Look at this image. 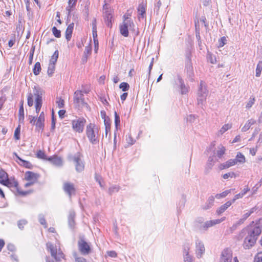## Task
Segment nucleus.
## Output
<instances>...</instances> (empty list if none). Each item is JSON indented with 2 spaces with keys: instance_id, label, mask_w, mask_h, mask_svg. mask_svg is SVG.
<instances>
[{
  "instance_id": "7ed1b4c3",
  "label": "nucleus",
  "mask_w": 262,
  "mask_h": 262,
  "mask_svg": "<svg viewBox=\"0 0 262 262\" xmlns=\"http://www.w3.org/2000/svg\"><path fill=\"white\" fill-rule=\"evenodd\" d=\"M191 56L192 55L190 51L187 50L185 53L184 73L186 75L187 78L190 81H193L194 73L191 62Z\"/></svg>"
},
{
  "instance_id": "aec40b11",
  "label": "nucleus",
  "mask_w": 262,
  "mask_h": 262,
  "mask_svg": "<svg viewBox=\"0 0 262 262\" xmlns=\"http://www.w3.org/2000/svg\"><path fill=\"white\" fill-rule=\"evenodd\" d=\"M38 178V175L32 171H27L25 173V179L26 180L35 183Z\"/></svg>"
},
{
  "instance_id": "b1692460",
  "label": "nucleus",
  "mask_w": 262,
  "mask_h": 262,
  "mask_svg": "<svg viewBox=\"0 0 262 262\" xmlns=\"http://www.w3.org/2000/svg\"><path fill=\"white\" fill-rule=\"evenodd\" d=\"M235 165V162L233 159H230L225 163L221 164L219 168L221 170L229 168L230 167Z\"/></svg>"
},
{
  "instance_id": "20e7f679",
  "label": "nucleus",
  "mask_w": 262,
  "mask_h": 262,
  "mask_svg": "<svg viewBox=\"0 0 262 262\" xmlns=\"http://www.w3.org/2000/svg\"><path fill=\"white\" fill-rule=\"evenodd\" d=\"M98 128L95 124L90 123L86 126V135L89 141L93 144L97 142Z\"/></svg>"
},
{
  "instance_id": "2f4dec72",
  "label": "nucleus",
  "mask_w": 262,
  "mask_h": 262,
  "mask_svg": "<svg viewBox=\"0 0 262 262\" xmlns=\"http://www.w3.org/2000/svg\"><path fill=\"white\" fill-rule=\"evenodd\" d=\"M93 39H97L96 19L94 18L92 23Z\"/></svg>"
},
{
  "instance_id": "4c0bfd02",
  "label": "nucleus",
  "mask_w": 262,
  "mask_h": 262,
  "mask_svg": "<svg viewBox=\"0 0 262 262\" xmlns=\"http://www.w3.org/2000/svg\"><path fill=\"white\" fill-rule=\"evenodd\" d=\"M41 71V66L39 62H36L33 69V73L35 75H38Z\"/></svg>"
},
{
  "instance_id": "f704fd0d",
  "label": "nucleus",
  "mask_w": 262,
  "mask_h": 262,
  "mask_svg": "<svg viewBox=\"0 0 262 262\" xmlns=\"http://www.w3.org/2000/svg\"><path fill=\"white\" fill-rule=\"evenodd\" d=\"M233 160L235 162V164L237 162L244 163L245 162V156L241 152H238L236 155L235 159Z\"/></svg>"
},
{
  "instance_id": "473e14b6",
  "label": "nucleus",
  "mask_w": 262,
  "mask_h": 262,
  "mask_svg": "<svg viewBox=\"0 0 262 262\" xmlns=\"http://www.w3.org/2000/svg\"><path fill=\"white\" fill-rule=\"evenodd\" d=\"M44 122L45 121L39 120L37 119V121L35 124L36 126V130L39 132L41 130L42 132L44 128Z\"/></svg>"
},
{
  "instance_id": "5701e85b",
  "label": "nucleus",
  "mask_w": 262,
  "mask_h": 262,
  "mask_svg": "<svg viewBox=\"0 0 262 262\" xmlns=\"http://www.w3.org/2000/svg\"><path fill=\"white\" fill-rule=\"evenodd\" d=\"M180 88L181 89V93L182 95L186 94L188 92V87L184 84V80L180 77H178Z\"/></svg>"
},
{
  "instance_id": "3c124183",
  "label": "nucleus",
  "mask_w": 262,
  "mask_h": 262,
  "mask_svg": "<svg viewBox=\"0 0 262 262\" xmlns=\"http://www.w3.org/2000/svg\"><path fill=\"white\" fill-rule=\"evenodd\" d=\"M53 34L57 37L59 38L61 36V32L59 30H58L56 27H53L52 29Z\"/></svg>"
},
{
  "instance_id": "423d86ee",
  "label": "nucleus",
  "mask_w": 262,
  "mask_h": 262,
  "mask_svg": "<svg viewBox=\"0 0 262 262\" xmlns=\"http://www.w3.org/2000/svg\"><path fill=\"white\" fill-rule=\"evenodd\" d=\"M208 91L206 89L205 83L203 81L200 82V86L198 92V103L199 105H202L204 101L206 100Z\"/></svg>"
},
{
  "instance_id": "e433bc0d",
  "label": "nucleus",
  "mask_w": 262,
  "mask_h": 262,
  "mask_svg": "<svg viewBox=\"0 0 262 262\" xmlns=\"http://www.w3.org/2000/svg\"><path fill=\"white\" fill-rule=\"evenodd\" d=\"M250 229H255L256 228H258L260 231L261 232L262 229V218L259 219L256 222L255 224L253 226H251L249 228Z\"/></svg>"
},
{
  "instance_id": "a18cd8bd",
  "label": "nucleus",
  "mask_w": 262,
  "mask_h": 262,
  "mask_svg": "<svg viewBox=\"0 0 262 262\" xmlns=\"http://www.w3.org/2000/svg\"><path fill=\"white\" fill-rule=\"evenodd\" d=\"M55 70V64L53 63H49L48 69V74L49 76H51L53 74Z\"/></svg>"
},
{
  "instance_id": "09e8293b",
  "label": "nucleus",
  "mask_w": 262,
  "mask_h": 262,
  "mask_svg": "<svg viewBox=\"0 0 262 262\" xmlns=\"http://www.w3.org/2000/svg\"><path fill=\"white\" fill-rule=\"evenodd\" d=\"M119 88L122 89L123 91L125 92L128 90L129 85L127 82H123L120 84Z\"/></svg>"
},
{
  "instance_id": "f257e3e1",
  "label": "nucleus",
  "mask_w": 262,
  "mask_h": 262,
  "mask_svg": "<svg viewBox=\"0 0 262 262\" xmlns=\"http://www.w3.org/2000/svg\"><path fill=\"white\" fill-rule=\"evenodd\" d=\"M261 231L258 228L255 229H250L245 228L243 229L238 235V239L241 240L245 237L243 246L245 249H249L252 247L256 242L258 235Z\"/></svg>"
},
{
  "instance_id": "680f3d73",
  "label": "nucleus",
  "mask_w": 262,
  "mask_h": 262,
  "mask_svg": "<svg viewBox=\"0 0 262 262\" xmlns=\"http://www.w3.org/2000/svg\"><path fill=\"white\" fill-rule=\"evenodd\" d=\"M214 197L212 195H211L208 198V199L207 200L206 203H208L209 205H210V206L212 207L214 204Z\"/></svg>"
},
{
  "instance_id": "39448f33",
  "label": "nucleus",
  "mask_w": 262,
  "mask_h": 262,
  "mask_svg": "<svg viewBox=\"0 0 262 262\" xmlns=\"http://www.w3.org/2000/svg\"><path fill=\"white\" fill-rule=\"evenodd\" d=\"M47 248L50 252L51 256L56 261H60L64 258V254L59 249L57 252L56 246H54L51 243L48 242L46 244Z\"/></svg>"
},
{
  "instance_id": "a878e982",
  "label": "nucleus",
  "mask_w": 262,
  "mask_h": 262,
  "mask_svg": "<svg viewBox=\"0 0 262 262\" xmlns=\"http://www.w3.org/2000/svg\"><path fill=\"white\" fill-rule=\"evenodd\" d=\"M9 180L7 172L4 170L1 169L0 170V183L4 185Z\"/></svg>"
},
{
  "instance_id": "4d7b16f0",
  "label": "nucleus",
  "mask_w": 262,
  "mask_h": 262,
  "mask_svg": "<svg viewBox=\"0 0 262 262\" xmlns=\"http://www.w3.org/2000/svg\"><path fill=\"white\" fill-rule=\"evenodd\" d=\"M91 51H92L91 47L90 46H86V47H85L83 55H84V56H88L89 55L91 54Z\"/></svg>"
},
{
  "instance_id": "c9c22d12",
  "label": "nucleus",
  "mask_w": 262,
  "mask_h": 262,
  "mask_svg": "<svg viewBox=\"0 0 262 262\" xmlns=\"http://www.w3.org/2000/svg\"><path fill=\"white\" fill-rule=\"evenodd\" d=\"M104 125L105 127V135H107V133L111 130V122L109 118H105L104 117Z\"/></svg>"
},
{
  "instance_id": "5fc2aeb1",
  "label": "nucleus",
  "mask_w": 262,
  "mask_h": 262,
  "mask_svg": "<svg viewBox=\"0 0 262 262\" xmlns=\"http://www.w3.org/2000/svg\"><path fill=\"white\" fill-rule=\"evenodd\" d=\"M226 41L227 39L226 37H222L219 40V47H223L226 43Z\"/></svg>"
},
{
  "instance_id": "ea45409f",
  "label": "nucleus",
  "mask_w": 262,
  "mask_h": 262,
  "mask_svg": "<svg viewBox=\"0 0 262 262\" xmlns=\"http://www.w3.org/2000/svg\"><path fill=\"white\" fill-rule=\"evenodd\" d=\"M35 47L34 46H32L30 49V51L29 52V61H28L29 65H31L32 63L33 55H34V53L35 52Z\"/></svg>"
},
{
  "instance_id": "6e6d98bb",
  "label": "nucleus",
  "mask_w": 262,
  "mask_h": 262,
  "mask_svg": "<svg viewBox=\"0 0 262 262\" xmlns=\"http://www.w3.org/2000/svg\"><path fill=\"white\" fill-rule=\"evenodd\" d=\"M82 93H84L85 94H88L90 92V88L88 85H82Z\"/></svg>"
},
{
  "instance_id": "a19ab883",
  "label": "nucleus",
  "mask_w": 262,
  "mask_h": 262,
  "mask_svg": "<svg viewBox=\"0 0 262 262\" xmlns=\"http://www.w3.org/2000/svg\"><path fill=\"white\" fill-rule=\"evenodd\" d=\"M28 223V221L26 220L23 219L19 220L17 222V226L19 229L23 230L24 228V226L27 225Z\"/></svg>"
},
{
  "instance_id": "4be33fe9",
  "label": "nucleus",
  "mask_w": 262,
  "mask_h": 262,
  "mask_svg": "<svg viewBox=\"0 0 262 262\" xmlns=\"http://www.w3.org/2000/svg\"><path fill=\"white\" fill-rule=\"evenodd\" d=\"M13 154L16 156V158L19 161V162H18V163L27 168H29V169H31L32 168V164L29 162V161H25L22 159H21L17 155L16 152H14Z\"/></svg>"
},
{
  "instance_id": "338daca9",
  "label": "nucleus",
  "mask_w": 262,
  "mask_h": 262,
  "mask_svg": "<svg viewBox=\"0 0 262 262\" xmlns=\"http://www.w3.org/2000/svg\"><path fill=\"white\" fill-rule=\"evenodd\" d=\"M7 247L9 251H14L15 250V247L14 245L12 244H8Z\"/></svg>"
},
{
  "instance_id": "58836bf2",
  "label": "nucleus",
  "mask_w": 262,
  "mask_h": 262,
  "mask_svg": "<svg viewBox=\"0 0 262 262\" xmlns=\"http://www.w3.org/2000/svg\"><path fill=\"white\" fill-rule=\"evenodd\" d=\"M120 186L118 185H112L108 189V193L110 195H112L115 192H117L120 190Z\"/></svg>"
},
{
  "instance_id": "79ce46f5",
  "label": "nucleus",
  "mask_w": 262,
  "mask_h": 262,
  "mask_svg": "<svg viewBox=\"0 0 262 262\" xmlns=\"http://www.w3.org/2000/svg\"><path fill=\"white\" fill-rule=\"evenodd\" d=\"M262 71V62L259 61L256 69V76L259 77Z\"/></svg>"
},
{
  "instance_id": "bf43d9fd",
  "label": "nucleus",
  "mask_w": 262,
  "mask_h": 262,
  "mask_svg": "<svg viewBox=\"0 0 262 262\" xmlns=\"http://www.w3.org/2000/svg\"><path fill=\"white\" fill-rule=\"evenodd\" d=\"M234 177H235V174L233 172H228L223 175V178L224 179H227L229 177L232 178Z\"/></svg>"
},
{
  "instance_id": "69168bd1",
  "label": "nucleus",
  "mask_w": 262,
  "mask_h": 262,
  "mask_svg": "<svg viewBox=\"0 0 262 262\" xmlns=\"http://www.w3.org/2000/svg\"><path fill=\"white\" fill-rule=\"evenodd\" d=\"M6 98L5 96L0 97V110H2L4 103L5 102Z\"/></svg>"
},
{
  "instance_id": "6e6552de",
  "label": "nucleus",
  "mask_w": 262,
  "mask_h": 262,
  "mask_svg": "<svg viewBox=\"0 0 262 262\" xmlns=\"http://www.w3.org/2000/svg\"><path fill=\"white\" fill-rule=\"evenodd\" d=\"M134 27V24L132 20L123 21L122 25H120V31L122 35L124 37L128 36V30H131Z\"/></svg>"
},
{
  "instance_id": "1a4fd4ad",
  "label": "nucleus",
  "mask_w": 262,
  "mask_h": 262,
  "mask_svg": "<svg viewBox=\"0 0 262 262\" xmlns=\"http://www.w3.org/2000/svg\"><path fill=\"white\" fill-rule=\"evenodd\" d=\"M78 247L80 253L84 255H88L91 251L90 245L83 238H80L78 241Z\"/></svg>"
},
{
  "instance_id": "9b49d317",
  "label": "nucleus",
  "mask_w": 262,
  "mask_h": 262,
  "mask_svg": "<svg viewBox=\"0 0 262 262\" xmlns=\"http://www.w3.org/2000/svg\"><path fill=\"white\" fill-rule=\"evenodd\" d=\"M72 160L75 163L76 170L78 172H81L84 170V164L80 158V155L77 152L72 158Z\"/></svg>"
},
{
  "instance_id": "f3484780",
  "label": "nucleus",
  "mask_w": 262,
  "mask_h": 262,
  "mask_svg": "<svg viewBox=\"0 0 262 262\" xmlns=\"http://www.w3.org/2000/svg\"><path fill=\"white\" fill-rule=\"evenodd\" d=\"M232 253L231 250L226 249L224 250L220 262H231Z\"/></svg>"
},
{
  "instance_id": "8fccbe9b",
  "label": "nucleus",
  "mask_w": 262,
  "mask_h": 262,
  "mask_svg": "<svg viewBox=\"0 0 262 262\" xmlns=\"http://www.w3.org/2000/svg\"><path fill=\"white\" fill-rule=\"evenodd\" d=\"M38 219L40 224L43 225L45 228H47V224L46 223V221L44 217V216L42 214H39L38 216Z\"/></svg>"
},
{
  "instance_id": "37998d69",
  "label": "nucleus",
  "mask_w": 262,
  "mask_h": 262,
  "mask_svg": "<svg viewBox=\"0 0 262 262\" xmlns=\"http://www.w3.org/2000/svg\"><path fill=\"white\" fill-rule=\"evenodd\" d=\"M36 157L43 160H48V158H47V156L46 155L45 153L42 151V150H38L36 153Z\"/></svg>"
},
{
  "instance_id": "9d476101",
  "label": "nucleus",
  "mask_w": 262,
  "mask_h": 262,
  "mask_svg": "<svg viewBox=\"0 0 262 262\" xmlns=\"http://www.w3.org/2000/svg\"><path fill=\"white\" fill-rule=\"evenodd\" d=\"M74 103L77 107H80L84 105H88V104L84 102V98L82 91L77 90L74 94Z\"/></svg>"
},
{
  "instance_id": "4468645a",
  "label": "nucleus",
  "mask_w": 262,
  "mask_h": 262,
  "mask_svg": "<svg viewBox=\"0 0 262 262\" xmlns=\"http://www.w3.org/2000/svg\"><path fill=\"white\" fill-rule=\"evenodd\" d=\"M63 190L66 193H67L70 198L73 195L76 194V189L74 184L66 182L63 184Z\"/></svg>"
},
{
  "instance_id": "c85d7f7f",
  "label": "nucleus",
  "mask_w": 262,
  "mask_h": 262,
  "mask_svg": "<svg viewBox=\"0 0 262 262\" xmlns=\"http://www.w3.org/2000/svg\"><path fill=\"white\" fill-rule=\"evenodd\" d=\"M138 11L139 17L144 18L146 13V7L143 4H140L138 8Z\"/></svg>"
},
{
  "instance_id": "603ef678",
  "label": "nucleus",
  "mask_w": 262,
  "mask_h": 262,
  "mask_svg": "<svg viewBox=\"0 0 262 262\" xmlns=\"http://www.w3.org/2000/svg\"><path fill=\"white\" fill-rule=\"evenodd\" d=\"M255 102V98L254 97H250L249 100L247 102L246 107L247 108H250L252 107V106L253 105Z\"/></svg>"
},
{
  "instance_id": "ddd939ff",
  "label": "nucleus",
  "mask_w": 262,
  "mask_h": 262,
  "mask_svg": "<svg viewBox=\"0 0 262 262\" xmlns=\"http://www.w3.org/2000/svg\"><path fill=\"white\" fill-rule=\"evenodd\" d=\"M4 185L10 188L13 189V191H16L20 195L25 196L28 193L27 191H20L19 189L18 182L14 180L12 181L9 180Z\"/></svg>"
},
{
  "instance_id": "cd10ccee",
  "label": "nucleus",
  "mask_w": 262,
  "mask_h": 262,
  "mask_svg": "<svg viewBox=\"0 0 262 262\" xmlns=\"http://www.w3.org/2000/svg\"><path fill=\"white\" fill-rule=\"evenodd\" d=\"M255 123L256 120L253 119L248 120L245 123V125L242 127V131L243 132L247 131L250 127Z\"/></svg>"
},
{
  "instance_id": "c756f323",
  "label": "nucleus",
  "mask_w": 262,
  "mask_h": 262,
  "mask_svg": "<svg viewBox=\"0 0 262 262\" xmlns=\"http://www.w3.org/2000/svg\"><path fill=\"white\" fill-rule=\"evenodd\" d=\"M75 212L73 211H71L69 213V217H68V222H69V225L70 227L71 228H73L74 227L75 222H74V218H75Z\"/></svg>"
},
{
  "instance_id": "49530a36",
  "label": "nucleus",
  "mask_w": 262,
  "mask_h": 262,
  "mask_svg": "<svg viewBox=\"0 0 262 262\" xmlns=\"http://www.w3.org/2000/svg\"><path fill=\"white\" fill-rule=\"evenodd\" d=\"M120 116L116 112H115V124L116 129H118V127L120 125Z\"/></svg>"
},
{
  "instance_id": "f03ea898",
  "label": "nucleus",
  "mask_w": 262,
  "mask_h": 262,
  "mask_svg": "<svg viewBox=\"0 0 262 262\" xmlns=\"http://www.w3.org/2000/svg\"><path fill=\"white\" fill-rule=\"evenodd\" d=\"M33 94L29 93L28 95V105L32 106L33 105V95L35 97L36 113L38 114L40 111L42 100V90L38 86H35L33 89Z\"/></svg>"
},
{
  "instance_id": "bb28decb",
  "label": "nucleus",
  "mask_w": 262,
  "mask_h": 262,
  "mask_svg": "<svg viewBox=\"0 0 262 262\" xmlns=\"http://www.w3.org/2000/svg\"><path fill=\"white\" fill-rule=\"evenodd\" d=\"M250 190V188L248 186H246V187L242 190V191L238 194H237L234 195V198L232 199V202H234L236 200L242 198L245 194Z\"/></svg>"
},
{
  "instance_id": "052dcab7",
  "label": "nucleus",
  "mask_w": 262,
  "mask_h": 262,
  "mask_svg": "<svg viewBox=\"0 0 262 262\" xmlns=\"http://www.w3.org/2000/svg\"><path fill=\"white\" fill-rule=\"evenodd\" d=\"M28 120H29V122L32 124L33 125H35L37 119L35 116H33L32 115H29L28 117Z\"/></svg>"
},
{
  "instance_id": "0eeeda50",
  "label": "nucleus",
  "mask_w": 262,
  "mask_h": 262,
  "mask_svg": "<svg viewBox=\"0 0 262 262\" xmlns=\"http://www.w3.org/2000/svg\"><path fill=\"white\" fill-rule=\"evenodd\" d=\"M86 123V120L83 117H79L72 121V128L75 132L81 133Z\"/></svg>"
},
{
  "instance_id": "de8ad7c7",
  "label": "nucleus",
  "mask_w": 262,
  "mask_h": 262,
  "mask_svg": "<svg viewBox=\"0 0 262 262\" xmlns=\"http://www.w3.org/2000/svg\"><path fill=\"white\" fill-rule=\"evenodd\" d=\"M64 100L61 97H56V103L59 108H62L64 106Z\"/></svg>"
},
{
  "instance_id": "f8f14e48",
  "label": "nucleus",
  "mask_w": 262,
  "mask_h": 262,
  "mask_svg": "<svg viewBox=\"0 0 262 262\" xmlns=\"http://www.w3.org/2000/svg\"><path fill=\"white\" fill-rule=\"evenodd\" d=\"M104 16L105 24L108 27L111 28L112 26V20L113 18L112 10L108 8V5L106 4L103 6Z\"/></svg>"
},
{
  "instance_id": "e2e57ef3",
  "label": "nucleus",
  "mask_w": 262,
  "mask_h": 262,
  "mask_svg": "<svg viewBox=\"0 0 262 262\" xmlns=\"http://www.w3.org/2000/svg\"><path fill=\"white\" fill-rule=\"evenodd\" d=\"M225 148L224 147H222V148L217 150V156L219 158H221L222 156L225 154Z\"/></svg>"
},
{
  "instance_id": "2eb2a0df",
  "label": "nucleus",
  "mask_w": 262,
  "mask_h": 262,
  "mask_svg": "<svg viewBox=\"0 0 262 262\" xmlns=\"http://www.w3.org/2000/svg\"><path fill=\"white\" fill-rule=\"evenodd\" d=\"M205 246L204 243L201 240L198 239L195 241V254L198 258L202 257L205 253Z\"/></svg>"
},
{
  "instance_id": "393cba45",
  "label": "nucleus",
  "mask_w": 262,
  "mask_h": 262,
  "mask_svg": "<svg viewBox=\"0 0 262 262\" xmlns=\"http://www.w3.org/2000/svg\"><path fill=\"white\" fill-rule=\"evenodd\" d=\"M74 23L70 24L67 27L66 31V38L67 41H69L72 37V34L74 28Z\"/></svg>"
},
{
  "instance_id": "864d4df0",
  "label": "nucleus",
  "mask_w": 262,
  "mask_h": 262,
  "mask_svg": "<svg viewBox=\"0 0 262 262\" xmlns=\"http://www.w3.org/2000/svg\"><path fill=\"white\" fill-rule=\"evenodd\" d=\"M189 248L188 247H185L184 249V261L187 259L186 258L187 257L192 258V257L189 254Z\"/></svg>"
},
{
  "instance_id": "412c9836",
  "label": "nucleus",
  "mask_w": 262,
  "mask_h": 262,
  "mask_svg": "<svg viewBox=\"0 0 262 262\" xmlns=\"http://www.w3.org/2000/svg\"><path fill=\"white\" fill-rule=\"evenodd\" d=\"M233 203L232 201H227L225 204L221 206L217 210L216 213L218 215H221L222 213H223L227 209L228 207H229Z\"/></svg>"
},
{
  "instance_id": "72a5a7b5",
  "label": "nucleus",
  "mask_w": 262,
  "mask_h": 262,
  "mask_svg": "<svg viewBox=\"0 0 262 262\" xmlns=\"http://www.w3.org/2000/svg\"><path fill=\"white\" fill-rule=\"evenodd\" d=\"M232 127V125L230 124H225L220 129V130L217 133V135H223L225 132L228 130V129H230Z\"/></svg>"
},
{
  "instance_id": "774afa93",
  "label": "nucleus",
  "mask_w": 262,
  "mask_h": 262,
  "mask_svg": "<svg viewBox=\"0 0 262 262\" xmlns=\"http://www.w3.org/2000/svg\"><path fill=\"white\" fill-rule=\"evenodd\" d=\"M208 60L211 63H216V59L215 57H213L211 55H209L208 56Z\"/></svg>"
},
{
  "instance_id": "7c9ffc66",
  "label": "nucleus",
  "mask_w": 262,
  "mask_h": 262,
  "mask_svg": "<svg viewBox=\"0 0 262 262\" xmlns=\"http://www.w3.org/2000/svg\"><path fill=\"white\" fill-rule=\"evenodd\" d=\"M18 120L19 122H23L24 120V109L23 106V101L21 102L19 108Z\"/></svg>"
},
{
  "instance_id": "6ab92c4d",
  "label": "nucleus",
  "mask_w": 262,
  "mask_h": 262,
  "mask_svg": "<svg viewBox=\"0 0 262 262\" xmlns=\"http://www.w3.org/2000/svg\"><path fill=\"white\" fill-rule=\"evenodd\" d=\"M48 160L56 166H61L62 165V160L61 158L57 156L50 157L48 159Z\"/></svg>"
},
{
  "instance_id": "dca6fc26",
  "label": "nucleus",
  "mask_w": 262,
  "mask_h": 262,
  "mask_svg": "<svg viewBox=\"0 0 262 262\" xmlns=\"http://www.w3.org/2000/svg\"><path fill=\"white\" fill-rule=\"evenodd\" d=\"M225 220V217L222 218L221 220H214L211 221H208L204 223L202 225H201L200 227V230H207V229L210 227L213 226L216 224H218L220 223L221 222Z\"/></svg>"
},
{
  "instance_id": "c03bdc74",
  "label": "nucleus",
  "mask_w": 262,
  "mask_h": 262,
  "mask_svg": "<svg viewBox=\"0 0 262 262\" xmlns=\"http://www.w3.org/2000/svg\"><path fill=\"white\" fill-rule=\"evenodd\" d=\"M20 125H18V126L16 128L14 134V137L16 140L20 139Z\"/></svg>"
},
{
  "instance_id": "0e129e2a",
  "label": "nucleus",
  "mask_w": 262,
  "mask_h": 262,
  "mask_svg": "<svg viewBox=\"0 0 262 262\" xmlns=\"http://www.w3.org/2000/svg\"><path fill=\"white\" fill-rule=\"evenodd\" d=\"M185 199L184 198H183L182 199V200L180 201L179 203V204L178 205V207H179L180 209L181 208H183L185 205Z\"/></svg>"
},
{
  "instance_id": "13d9d810",
  "label": "nucleus",
  "mask_w": 262,
  "mask_h": 262,
  "mask_svg": "<svg viewBox=\"0 0 262 262\" xmlns=\"http://www.w3.org/2000/svg\"><path fill=\"white\" fill-rule=\"evenodd\" d=\"M255 262H262V252H259L255 256Z\"/></svg>"
},
{
  "instance_id": "a211bd4d",
  "label": "nucleus",
  "mask_w": 262,
  "mask_h": 262,
  "mask_svg": "<svg viewBox=\"0 0 262 262\" xmlns=\"http://www.w3.org/2000/svg\"><path fill=\"white\" fill-rule=\"evenodd\" d=\"M216 161V158L215 156L213 155L212 156H210L209 157L205 168L206 173H208L209 171V170L212 168Z\"/></svg>"
}]
</instances>
